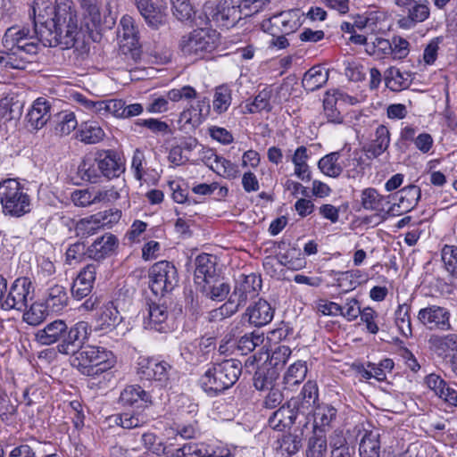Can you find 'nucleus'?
<instances>
[{"instance_id":"nucleus-7","label":"nucleus","mask_w":457,"mask_h":457,"mask_svg":"<svg viewBox=\"0 0 457 457\" xmlns=\"http://www.w3.org/2000/svg\"><path fill=\"white\" fill-rule=\"evenodd\" d=\"M219 34L209 29H196L181 37L179 47L186 56L204 58L218 46Z\"/></svg>"},{"instance_id":"nucleus-6","label":"nucleus","mask_w":457,"mask_h":457,"mask_svg":"<svg viewBox=\"0 0 457 457\" xmlns=\"http://www.w3.org/2000/svg\"><path fill=\"white\" fill-rule=\"evenodd\" d=\"M270 0H220L215 13L226 28L235 26L240 20L260 12Z\"/></svg>"},{"instance_id":"nucleus-10","label":"nucleus","mask_w":457,"mask_h":457,"mask_svg":"<svg viewBox=\"0 0 457 457\" xmlns=\"http://www.w3.org/2000/svg\"><path fill=\"white\" fill-rule=\"evenodd\" d=\"M395 4L403 8V14L397 19V25L403 29H413L418 23L428 20L430 15L428 0H394Z\"/></svg>"},{"instance_id":"nucleus-4","label":"nucleus","mask_w":457,"mask_h":457,"mask_svg":"<svg viewBox=\"0 0 457 457\" xmlns=\"http://www.w3.org/2000/svg\"><path fill=\"white\" fill-rule=\"evenodd\" d=\"M115 362L111 351L96 345H79L77 350L72 349L71 364L87 376L103 373L112 368Z\"/></svg>"},{"instance_id":"nucleus-48","label":"nucleus","mask_w":457,"mask_h":457,"mask_svg":"<svg viewBox=\"0 0 457 457\" xmlns=\"http://www.w3.org/2000/svg\"><path fill=\"white\" fill-rule=\"evenodd\" d=\"M105 134L96 121L88 120L80 125L79 137L86 144H96L104 139Z\"/></svg>"},{"instance_id":"nucleus-40","label":"nucleus","mask_w":457,"mask_h":457,"mask_svg":"<svg viewBox=\"0 0 457 457\" xmlns=\"http://www.w3.org/2000/svg\"><path fill=\"white\" fill-rule=\"evenodd\" d=\"M102 334L96 331L87 321H78L67 330V342L66 343H85L86 341H96Z\"/></svg>"},{"instance_id":"nucleus-43","label":"nucleus","mask_w":457,"mask_h":457,"mask_svg":"<svg viewBox=\"0 0 457 457\" xmlns=\"http://www.w3.org/2000/svg\"><path fill=\"white\" fill-rule=\"evenodd\" d=\"M204 121L203 110L200 103L196 105H191L189 108L184 110L179 118L178 123L179 129L185 131L194 130Z\"/></svg>"},{"instance_id":"nucleus-58","label":"nucleus","mask_w":457,"mask_h":457,"mask_svg":"<svg viewBox=\"0 0 457 457\" xmlns=\"http://www.w3.org/2000/svg\"><path fill=\"white\" fill-rule=\"evenodd\" d=\"M78 126L76 116L71 112H63L58 114L55 133L61 137L69 135Z\"/></svg>"},{"instance_id":"nucleus-53","label":"nucleus","mask_w":457,"mask_h":457,"mask_svg":"<svg viewBox=\"0 0 457 457\" xmlns=\"http://www.w3.org/2000/svg\"><path fill=\"white\" fill-rule=\"evenodd\" d=\"M277 451L283 456L290 457L302 447V436L299 435H284L277 441Z\"/></svg>"},{"instance_id":"nucleus-20","label":"nucleus","mask_w":457,"mask_h":457,"mask_svg":"<svg viewBox=\"0 0 457 457\" xmlns=\"http://www.w3.org/2000/svg\"><path fill=\"white\" fill-rule=\"evenodd\" d=\"M391 195H380L376 188L367 187L361 193V204L366 211L375 212L383 220L389 218L386 205L390 203Z\"/></svg>"},{"instance_id":"nucleus-54","label":"nucleus","mask_w":457,"mask_h":457,"mask_svg":"<svg viewBox=\"0 0 457 457\" xmlns=\"http://www.w3.org/2000/svg\"><path fill=\"white\" fill-rule=\"evenodd\" d=\"M366 53L377 60H382L390 56L392 48L390 40L383 37H375L369 44H366Z\"/></svg>"},{"instance_id":"nucleus-21","label":"nucleus","mask_w":457,"mask_h":457,"mask_svg":"<svg viewBox=\"0 0 457 457\" xmlns=\"http://www.w3.org/2000/svg\"><path fill=\"white\" fill-rule=\"evenodd\" d=\"M69 295L65 287L59 284L49 286L43 297V302L51 314H61L69 304Z\"/></svg>"},{"instance_id":"nucleus-5","label":"nucleus","mask_w":457,"mask_h":457,"mask_svg":"<svg viewBox=\"0 0 457 457\" xmlns=\"http://www.w3.org/2000/svg\"><path fill=\"white\" fill-rule=\"evenodd\" d=\"M0 204L5 216L20 218L29 213L31 199L25 187L15 179L0 182Z\"/></svg>"},{"instance_id":"nucleus-61","label":"nucleus","mask_w":457,"mask_h":457,"mask_svg":"<svg viewBox=\"0 0 457 457\" xmlns=\"http://www.w3.org/2000/svg\"><path fill=\"white\" fill-rule=\"evenodd\" d=\"M410 308V305L407 303L399 304L395 312L397 327L403 336L406 338L411 335V320L409 316Z\"/></svg>"},{"instance_id":"nucleus-13","label":"nucleus","mask_w":457,"mask_h":457,"mask_svg":"<svg viewBox=\"0 0 457 457\" xmlns=\"http://www.w3.org/2000/svg\"><path fill=\"white\" fill-rule=\"evenodd\" d=\"M291 354L290 348L286 345H262V347L250 356L245 364L268 363L278 370L287 361Z\"/></svg>"},{"instance_id":"nucleus-56","label":"nucleus","mask_w":457,"mask_h":457,"mask_svg":"<svg viewBox=\"0 0 457 457\" xmlns=\"http://www.w3.org/2000/svg\"><path fill=\"white\" fill-rule=\"evenodd\" d=\"M102 227L95 214L80 219L75 226V233L81 238L95 235Z\"/></svg>"},{"instance_id":"nucleus-55","label":"nucleus","mask_w":457,"mask_h":457,"mask_svg":"<svg viewBox=\"0 0 457 457\" xmlns=\"http://www.w3.org/2000/svg\"><path fill=\"white\" fill-rule=\"evenodd\" d=\"M231 89L227 85H221L215 88L212 106L218 113L225 112L231 104Z\"/></svg>"},{"instance_id":"nucleus-16","label":"nucleus","mask_w":457,"mask_h":457,"mask_svg":"<svg viewBox=\"0 0 457 457\" xmlns=\"http://www.w3.org/2000/svg\"><path fill=\"white\" fill-rule=\"evenodd\" d=\"M421 195L420 188L415 185L404 187L391 197L395 200L386 210L390 217L400 216L411 211L418 204Z\"/></svg>"},{"instance_id":"nucleus-38","label":"nucleus","mask_w":457,"mask_h":457,"mask_svg":"<svg viewBox=\"0 0 457 457\" xmlns=\"http://www.w3.org/2000/svg\"><path fill=\"white\" fill-rule=\"evenodd\" d=\"M257 369L254 372L253 381L254 387L259 391L268 390L274 386L278 378V371L276 368L269 366L263 362L255 363Z\"/></svg>"},{"instance_id":"nucleus-32","label":"nucleus","mask_w":457,"mask_h":457,"mask_svg":"<svg viewBox=\"0 0 457 457\" xmlns=\"http://www.w3.org/2000/svg\"><path fill=\"white\" fill-rule=\"evenodd\" d=\"M120 320L121 317L117 307L113 303L109 302L100 309L97 314L96 331L103 336L112 330Z\"/></svg>"},{"instance_id":"nucleus-62","label":"nucleus","mask_w":457,"mask_h":457,"mask_svg":"<svg viewBox=\"0 0 457 457\" xmlns=\"http://www.w3.org/2000/svg\"><path fill=\"white\" fill-rule=\"evenodd\" d=\"M445 268L453 277H457V247L445 245L441 252Z\"/></svg>"},{"instance_id":"nucleus-64","label":"nucleus","mask_w":457,"mask_h":457,"mask_svg":"<svg viewBox=\"0 0 457 457\" xmlns=\"http://www.w3.org/2000/svg\"><path fill=\"white\" fill-rule=\"evenodd\" d=\"M390 45L392 48V53H390V56L394 60L404 59L409 54L410 44L405 38L395 36L390 41Z\"/></svg>"},{"instance_id":"nucleus-14","label":"nucleus","mask_w":457,"mask_h":457,"mask_svg":"<svg viewBox=\"0 0 457 457\" xmlns=\"http://www.w3.org/2000/svg\"><path fill=\"white\" fill-rule=\"evenodd\" d=\"M262 29L275 37L278 34H290L298 29L299 10L281 12L262 22Z\"/></svg>"},{"instance_id":"nucleus-27","label":"nucleus","mask_w":457,"mask_h":457,"mask_svg":"<svg viewBox=\"0 0 457 457\" xmlns=\"http://www.w3.org/2000/svg\"><path fill=\"white\" fill-rule=\"evenodd\" d=\"M50 109L51 104L46 99L39 97L35 100L26 115L28 126L36 130L42 129L51 117Z\"/></svg>"},{"instance_id":"nucleus-18","label":"nucleus","mask_w":457,"mask_h":457,"mask_svg":"<svg viewBox=\"0 0 457 457\" xmlns=\"http://www.w3.org/2000/svg\"><path fill=\"white\" fill-rule=\"evenodd\" d=\"M102 177L108 179L118 178L125 170L124 162L113 150H102L96 153Z\"/></svg>"},{"instance_id":"nucleus-60","label":"nucleus","mask_w":457,"mask_h":457,"mask_svg":"<svg viewBox=\"0 0 457 457\" xmlns=\"http://www.w3.org/2000/svg\"><path fill=\"white\" fill-rule=\"evenodd\" d=\"M218 8L219 4L217 5H214L211 3L205 4L203 7V12L199 13L197 16L195 15L193 20L194 24L195 26H203L207 25L211 21H212L215 23H217V25L226 28V26L219 21L218 17L216 18L215 16Z\"/></svg>"},{"instance_id":"nucleus-2","label":"nucleus","mask_w":457,"mask_h":457,"mask_svg":"<svg viewBox=\"0 0 457 457\" xmlns=\"http://www.w3.org/2000/svg\"><path fill=\"white\" fill-rule=\"evenodd\" d=\"M119 404L124 409H131L114 416V423L125 429H133L145 425L149 418L145 410L153 405L149 392L139 385L126 386L120 394Z\"/></svg>"},{"instance_id":"nucleus-24","label":"nucleus","mask_w":457,"mask_h":457,"mask_svg":"<svg viewBox=\"0 0 457 457\" xmlns=\"http://www.w3.org/2000/svg\"><path fill=\"white\" fill-rule=\"evenodd\" d=\"M419 321L430 329L444 328L448 326L449 312L443 307L429 305L419 311Z\"/></svg>"},{"instance_id":"nucleus-29","label":"nucleus","mask_w":457,"mask_h":457,"mask_svg":"<svg viewBox=\"0 0 457 457\" xmlns=\"http://www.w3.org/2000/svg\"><path fill=\"white\" fill-rule=\"evenodd\" d=\"M84 106L100 118L113 116L120 118L123 104L121 99H109L101 101L83 100Z\"/></svg>"},{"instance_id":"nucleus-31","label":"nucleus","mask_w":457,"mask_h":457,"mask_svg":"<svg viewBox=\"0 0 457 457\" xmlns=\"http://www.w3.org/2000/svg\"><path fill=\"white\" fill-rule=\"evenodd\" d=\"M245 315L248 317L251 324L262 327L272 320L274 309L267 301L259 299L246 309Z\"/></svg>"},{"instance_id":"nucleus-25","label":"nucleus","mask_w":457,"mask_h":457,"mask_svg":"<svg viewBox=\"0 0 457 457\" xmlns=\"http://www.w3.org/2000/svg\"><path fill=\"white\" fill-rule=\"evenodd\" d=\"M96 264H87L79 273L71 287V294L74 298L80 300L91 293L96 279Z\"/></svg>"},{"instance_id":"nucleus-35","label":"nucleus","mask_w":457,"mask_h":457,"mask_svg":"<svg viewBox=\"0 0 457 457\" xmlns=\"http://www.w3.org/2000/svg\"><path fill=\"white\" fill-rule=\"evenodd\" d=\"M118 36L123 49L127 48L128 51H131L137 47L138 36L132 17L125 15L121 18Z\"/></svg>"},{"instance_id":"nucleus-28","label":"nucleus","mask_w":457,"mask_h":457,"mask_svg":"<svg viewBox=\"0 0 457 457\" xmlns=\"http://www.w3.org/2000/svg\"><path fill=\"white\" fill-rule=\"evenodd\" d=\"M138 11L145 21L152 28L157 29L165 24L167 14L165 7L160 4L159 0H152L137 4Z\"/></svg>"},{"instance_id":"nucleus-30","label":"nucleus","mask_w":457,"mask_h":457,"mask_svg":"<svg viewBox=\"0 0 457 457\" xmlns=\"http://www.w3.org/2000/svg\"><path fill=\"white\" fill-rule=\"evenodd\" d=\"M360 432V457H380V433L378 429H363Z\"/></svg>"},{"instance_id":"nucleus-1","label":"nucleus","mask_w":457,"mask_h":457,"mask_svg":"<svg viewBox=\"0 0 457 457\" xmlns=\"http://www.w3.org/2000/svg\"><path fill=\"white\" fill-rule=\"evenodd\" d=\"M34 32L44 46L70 49L80 35L78 13L72 0L37 2L33 6Z\"/></svg>"},{"instance_id":"nucleus-9","label":"nucleus","mask_w":457,"mask_h":457,"mask_svg":"<svg viewBox=\"0 0 457 457\" xmlns=\"http://www.w3.org/2000/svg\"><path fill=\"white\" fill-rule=\"evenodd\" d=\"M178 283L175 266L167 261L154 264L149 273V287L155 295L171 291Z\"/></svg>"},{"instance_id":"nucleus-39","label":"nucleus","mask_w":457,"mask_h":457,"mask_svg":"<svg viewBox=\"0 0 457 457\" xmlns=\"http://www.w3.org/2000/svg\"><path fill=\"white\" fill-rule=\"evenodd\" d=\"M261 283V278L253 273L245 276L244 279L236 285L234 297L238 296L239 303H246L248 299L258 295V292L262 287Z\"/></svg>"},{"instance_id":"nucleus-34","label":"nucleus","mask_w":457,"mask_h":457,"mask_svg":"<svg viewBox=\"0 0 457 457\" xmlns=\"http://www.w3.org/2000/svg\"><path fill=\"white\" fill-rule=\"evenodd\" d=\"M168 319L167 308L163 305L151 303L147 307V317L145 318L144 326L145 328L158 332H165Z\"/></svg>"},{"instance_id":"nucleus-41","label":"nucleus","mask_w":457,"mask_h":457,"mask_svg":"<svg viewBox=\"0 0 457 457\" xmlns=\"http://www.w3.org/2000/svg\"><path fill=\"white\" fill-rule=\"evenodd\" d=\"M37 338L48 340L46 343H66L67 325L64 321L58 320L49 323L44 329L39 330Z\"/></svg>"},{"instance_id":"nucleus-44","label":"nucleus","mask_w":457,"mask_h":457,"mask_svg":"<svg viewBox=\"0 0 457 457\" xmlns=\"http://www.w3.org/2000/svg\"><path fill=\"white\" fill-rule=\"evenodd\" d=\"M386 86L392 91H401L407 88L411 81V73L401 71L396 67H390L385 71Z\"/></svg>"},{"instance_id":"nucleus-42","label":"nucleus","mask_w":457,"mask_h":457,"mask_svg":"<svg viewBox=\"0 0 457 457\" xmlns=\"http://www.w3.org/2000/svg\"><path fill=\"white\" fill-rule=\"evenodd\" d=\"M99 165L95 154L86 155L78 167V175L87 182L96 183L102 178Z\"/></svg>"},{"instance_id":"nucleus-52","label":"nucleus","mask_w":457,"mask_h":457,"mask_svg":"<svg viewBox=\"0 0 457 457\" xmlns=\"http://www.w3.org/2000/svg\"><path fill=\"white\" fill-rule=\"evenodd\" d=\"M141 442L145 449L151 451L157 455L164 454L167 457H171L169 453L174 449L172 445H166L162 443L154 433L146 432L141 436Z\"/></svg>"},{"instance_id":"nucleus-50","label":"nucleus","mask_w":457,"mask_h":457,"mask_svg":"<svg viewBox=\"0 0 457 457\" xmlns=\"http://www.w3.org/2000/svg\"><path fill=\"white\" fill-rule=\"evenodd\" d=\"M337 410L328 404L315 407L313 411V430L325 429L329 427L331 421L336 419Z\"/></svg>"},{"instance_id":"nucleus-3","label":"nucleus","mask_w":457,"mask_h":457,"mask_svg":"<svg viewBox=\"0 0 457 457\" xmlns=\"http://www.w3.org/2000/svg\"><path fill=\"white\" fill-rule=\"evenodd\" d=\"M241 362L235 359L225 360L209 368L200 378V386L211 396L231 387L241 375Z\"/></svg>"},{"instance_id":"nucleus-49","label":"nucleus","mask_w":457,"mask_h":457,"mask_svg":"<svg viewBox=\"0 0 457 457\" xmlns=\"http://www.w3.org/2000/svg\"><path fill=\"white\" fill-rule=\"evenodd\" d=\"M307 374V366L304 361H298L288 367L284 378L283 383L285 388L290 389L292 386L302 383Z\"/></svg>"},{"instance_id":"nucleus-59","label":"nucleus","mask_w":457,"mask_h":457,"mask_svg":"<svg viewBox=\"0 0 457 457\" xmlns=\"http://www.w3.org/2000/svg\"><path fill=\"white\" fill-rule=\"evenodd\" d=\"M81 8L84 11V20L87 27L96 26L101 21V14L96 0H80Z\"/></svg>"},{"instance_id":"nucleus-19","label":"nucleus","mask_w":457,"mask_h":457,"mask_svg":"<svg viewBox=\"0 0 457 457\" xmlns=\"http://www.w3.org/2000/svg\"><path fill=\"white\" fill-rule=\"evenodd\" d=\"M295 401H287L278 410L272 412L268 420L269 426L278 431L291 428L301 414L295 409Z\"/></svg>"},{"instance_id":"nucleus-51","label":"nucleus","mask_w":457,"mask_h":457,"mask_svg":"<svg viewBox=\"0 0 457 457\" xmlns=\"http://www.w3.org/2000/svg\"><path fill=\"white\" fill-rule=\"evenodd\" d=\"M341 155L340 152H333L322 157L318 162L320 171L328 177H338L343 170L342 164L338 162Z\"/></svg>"},{"instance_id":"nucleus-11","label":"nucleus","mask_w":457,"mask_h":457,"mask_svg":"<svg viewBox=\"0 0 457 457\" xmlns=\"http://www.w3.org/2000/svg\"><path fill=\"white\" fill-rule=\"evenodd\" d=\"M172 367L165 361L154 357L140 356L137 360V374L142 379L154 380L166 386Z\"/></svg>"},{"instance_id":"nucleus-63","label":"nucleus","mask_w":457,"mask_h":457,"mask_svg":"<svg viewBox=\"0 0 457 457\" xmlns=\"http://www.w3.org/2000/svg\"><path fill=\"white\" fill-rule=\"evenodd\" d=\"M173 15L181 21H188L195 14L189 0H170Z\"/></svg>"},{"instance_id":"nucleus-45","label":"nucleus","mask_w":457,"mask_h":457,"mask_svg":"<svg viewBox=\"0 0 457 457\" xmlns=\"http://www.w3.org/2000/svg\"><path fill=\"white\" fill-rule=\"evenodd\" d=\"M328 443L325 429H316L308 439L306 457H326Z\"/></svg>"},{"instance_id":"nucleus-57","label":"nucleus","mask_w":457,"mask_h":457,"mask_svg":"<svg viewBox=\"0 0 457 457\" xmlns=\"http://www.w3.org/2000/svg\"><path fill=\"white\" fill-rule=\"evenodd\" d=\"M23 320L29 325H38L51 313L43 303H32L29 310L23 311Z\"/></svg>"},{"instance_id":"nucleus-46","label":"nucleus","mask_w":457,"mask_h":457,"mask_svg":"<svg viewBox=\"0 0 457 457\" xmlns=\"http://www.w3.org/2000/svg\"><path fill=\"white\" fill-rule=\"evenodd\" d=\"M328 79V71L320 66H313L304 73L302 84L305 90L313 92L321 87Z\"/></svg>"},{"instance_id":"nucleus-36","label":"nucleus","mask_w":457,"mask_h":457,"mask_svg":"<svg viewBox=\"0 0 457 457\" xmlns=\"http://www.w3.org/2000/svg\"><path fill=\"white\" fill-rule=\"evenodd\" d=\"M197 287L206 297L219 302L223 301L230 290L229 285L220 276L209 278Z\"/></svg>"},{"instance_id":"nucleus-22","label":"nucleus","mask_w":457,"mask_h":457,"mask_svg":"<svg viewBox=\"0 0 457 457\" xmlns=\"http://www.w3.org/2000/svg\"><path fill=\"white\" fill-rule=\"evenodd\" d=\"M118 245L117 237L112 233H105L87 246V257L95 261L104 260L112 255Z\"/></svg>"},{"instance_id":"nucleus-15","label":"nucleus","mask_w":457,"mask_h":457,"mask_svg":"<svg viewBox=\"0 0 457 457\" xmlns=\"http://www.w3.org/2000/svg\"><path fill=\"white\" fill-rule=\"evenodd\" d=\"M171 457H231L228 448L212 447L202 442H188L169 452Z\"/></svg>"},{"instance_id":"nucleus-8","label":"nucleus","mask_w":457,"mask_h":457,"mask_svg":"<svg viewBox=\"0 0 457 457\" xmlns=\"http://www.w3.org/2000/svg\"><path fill=\"white\" fill-rule=\"evenodd\" d=\"M31 39L28 28L15 25L6 29L2 43L4 49L11 51L16 57L29 60L39 49L38 45Z\"/></svg>"},{"instance_id":"nucleus-23","label":"nucleus","mask_w":457,"mask_h":457,"mask_svg":"<svg viewBox=\"0 0 457 457\" xmlns=\"http://www.w3.org/2000/svg\"><path fill=\"white\" fill-rule=\"evenodd\" d=\"M345 96L340 91H328L323 99V114L328 122L341 124L344 121V116L341 109L345 104Z\"/></svg>"},{"instance_id":"nucleus-47","label":"nucleus","mask_w":457,"mask_h":457,"mask_svg":"<svg viewBox=\"0 0 457 457\" xmlns=\"http://www.w3.org/2000/svg\"><path fill=\"white\" fill-rule=\"evenodd\" d=\"M272 96V90L264 88L260 91L252 102H247L244 106V113H257L262 111L267 112H270L272 106L270 104V98Z\"/></svg>"},{"instance_id":"nucleus-17","label":"nucleus","mask_w":457,"mask_h":457,"mask_svg":"<svg viewBox=\"0 0 457 457\" xmlns=\"http://www.w3.org/2000/svg\"><path fill=\"white\" fill-rule=\"evenodd\" d=\"M201 159L207 167L220 176L231 179L239 175V170L236 164L218 155L212 149H204L201 154Z\"/></svg>"},{"instance_id":"nucleus-12","label":"nucleus","mask_w":457,"mask_h":457,"mask_svg":"<svg viewBox=\"0 0 457 457\" xmlns=\"http://www.w3.org/2000/svg\"><path fill=\"white\" fill-rule=\"evenodd\" d=\"M34 297V287L27 277L16 278L9 288L5 311H25Z\"/></svg>"},{"instance_id":"nucleus-33","label":"nucleus","mask_w":457,"mask_h":457,"mask_svg":"<svg viewBox=\"0 0 457 457\" xmlns=\"http://www.w3.org/2000/svg\"><path fill=\"white\" fill-rule=\"evenodd\" d=\"M390 144V134L388 129L384 125H379L375 131V138L368 145H364L362 150L368 159H375L386 151Z\"/></svg>"},{"instance_id":"nucleus-26","label":"nucleus","mask_w":457,"mask_h":457,"mask_svg":"<svg viewBox=\"0 0 457 457\" xmlns=\"http://www.w3.org/2000/svg\"><path fill=\"white\" fill-rule=\"evenodd\" d=\"M319 398V389L316 382L312 380L307 381L300 394L289 399V401H295V409L301 415H308L312 411Z\"/></svg>"},{"instance_id":"nucleus-37","label":"nucleus","mask_w":457,"mask_h":457,"mask_svg":"<svg viewBox=\"0 0 457 457\" xmlns=\"http://www.w3.org/2000/svg\"><path fill=\"white\" fill-rule=\"evenodd\" d=\"M215 257L208 253H202L195 259V282L203 284L209 278L219 276L216 272Z\"/></svg>"}]
</instances>
